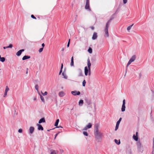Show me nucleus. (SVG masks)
I'll use <instances>...</instances> for the list:
<instances>
[{"mask_svg":"<svg viewBox=\"0 0 154 154\" xmlns=\"http://www.w3.org/2000/svg\"><path fill=\"white\" fill-rule=\"evenodd\" d=\"M94 134L95 138L97 140L101 139L103 136V133L99 131V125L98 124H96L95 125Z\"/></svg>","mask_w":154,"mask_h":154,"instance_id":"obj_1","label":"nucleus"},{"mask_svg":"<svg viewBox=\"0 0 154 154\" xmlns=\"http://www.w3.org/2000/svg\"><path fill=\"white\" fill-rule=\"evenodd\" d=\"M136 56L135 55H134L130 58V60H129L127 65V67L131 63L134 62L136 59Z\"/></svg>","mask_w":154,"mask_h":154,"instance_id":"obj_2","label":"nucleus"},{"mask_svg":"<svg viewBox=\"0 0 154 154\" xmlns=\"http://www.w3.org/2000/svg\"><path fill=\"white\" fill-rule=\"evenodd\" d=\"M85 8L89 11H91V9L90 7L89 0H86Z\"/></svg>","mask_w":154,"mask_h":154,"instance_id":"obj_3","label":"nucleus"},{"mask_svg":"<svg viewBox=\"0 0 154 154\" xmlns=\"http://www.w3.org/2000/svg\"><path fill=\"white\" fill-rule=\"evenodd\" d=\"M91 63L90 62V60L89 58H88L87 60V65H88V68L89 69V73L88 75H90L91 74Z\"/></svg>","mask_w":154,"mask_h":154,"instance_id":"obj_4","label":"nucleus"},{"mask_svg":"<svg viewBox=\"0 0 154 154\" xmlns=\"http://www.w3.org/2000/svg\"><path fill=\"white\" fill-rule=\"evenodd\" d=\"M108 25H106L105 29V36L108 37L109 36V33L108 32V28L109 27Z\"/></svg>","mask_w":154,"mask_h":154,"instance_id":"obj_5","label":"nucleus"},{"mask_svg":"<svg viewBox=\"0 0 154 154\" xmlns=\"http://www.w3.org/2000/svg\"><path fill=\"white\" fill-rule=\"evenodd\" d=\"M125 100H123V104L122 106V112H124L125 110Z\"/></svg>","mask_w":154,"mask_h":154,"instance_id":"obj_6","label":"nucleus"},{"mask_svg":"<svg viewBox=\"0 0 154 154\" xmlns=\"http://www.w3.org/2000/svg\"><path fill=\"white\" fill-rule=\"evenodd\" d=\"M77 72L78 73V76H83L82 71L80 69H79L77 70Z\"/></svg>","mask_w":154,"mask_h":154,"instance_id":"obj_7","label":"nucleus"},{"mask_svg":"<svg viewBox=\"0 0 154 154\" xmlns=\"http://www.w3.org/2000/svg\"><path fill=\"white\" fill-rule=\"evenodd\" d=\"M71 93L74 95H79L80 94V93L79 91H72Z\"/></svg>","mask_w":154,"mask_h":154,"instance_id":"obj_8","label":"nucleus"},{"mask_svg":"<svg viewBox=\"0 0 154 154\" xmlns=\"http://www.w3.org/2000/svg\"><path fill=\"white\" fill-rule=\"evenodd\" d=\"M97 33L94 32L93 33L92 38L93 40H94L97 38Z\"/></svg>","mask_w":154,"mask_h":154,"instance_id":"obj_9","label":"nucleus"},{"mask_svg":"<svg viewBox=\"0 0 154 154\" xmlns=\"http://www.w3.org/2000/svg\"><path fill=\"white\" fill-rule=\"evenodd\" d=\"M9 88L8 87V86H6V88L5 90V92L4 93V95L3 97H5L7 95V92L9 90Z\"/></svg>","mask_w":154,"mask_h":154,"instance_id":"obj_10","label":"nucleus"},{"mask_svg":"<svg viewBox=\"0 0 154 154\" xmlns=\"http://www.w3.org/2000/svg\"><path fill=\"white\" fill-rule=\"evenodd\" d=\"M24 51V49H22L19 51L17 53H16V55L18 56H20L22 52Z\"/></svg>","mask_w":154,"mask_h":154,"instance_id":"obj_11","label":"nucleus"},{"mask_svg":"<svg viewBox=\"0 0 154 154\" xmlns=\"http://www.w3.org/2000/svg\"><path fill=\"white\" fill-rule=\"evenodd\" d=\"M84 70L85 75L87 76L88 74V73H89V69L87 67L85 66V67Z\"/></svg>","mask_w":154,"mask_h":154,"instance_id":"obj_12","label":"nucleus"},{"mask_svg":"<svg viewBox=\"0 0 154 154\" xmlns=\"http://www.w3.org/2000/svg\"><path fill=\"white\" fill-rule=\"evenodd\" d=\"M65 95V93L63 91H61L59 93L58 95L60 97H63Z\"/></svg>","mask_w":154,"mask_h":154,"instance_id":"obj_13","label":"nucleus"},{"mask_svg":"<svg viewBox=\"0 0 154 154\" xmlns=\"http://www.w3.org/2000/svg\"><path fill=\"white\" fill-rule=\"evenodd\" d=\"M37 126L38 127V129L39 130H43L44 129L43 127L42 126V125L39 124H37Z\"/></svg>","mask_w":154,"mask_h":154,"instance_id":"obj_14","label":"nucleus"},{"mask_svg":"<svg viewBox=\"0 0 154 154\" xmlns=\"http://www.w3.org/2000/svg\"><path fill=\"white\" fill-rule=\"evenodd\" d=\"M34 130V128L33 127H30L29 129V132L30 134H32Z\"/></svg>","mask_w":154,"mask_h":154,"instance_id":"obj_15","label":"nucleus"},{"mask_svg":"<svg viewBox=\"0 0 154 154\" xmlns=\"http://www.w3.org/2000/svg\"><path fill=\"white\" fill-rule=\"evenodd\" d=\"M45 119L44 118H42L40 119L38 123L39 124L41 123H45Z\"/></svg>","mask_w":154,"mask_h":154,"instance_id":"obj_16","label":"nucleus"},{"mask_svg":"<svg viewBox=\"0 0 154 154\" xmlns=\"http://www.w3.org/2000/svg\"><path fill=\"white\" fill-rule=\"evenodd\" d=\"M30 56H27V55H25L22 58V59L23 60H25L29 59L30 58Z\"/></svg>","mask_w":154,"mask_h":154,"instance_id":"obj_17","label":"nucleus"},{"mask_svg":"<svg viewBox=\"0 0 154 154\" xmlns=\"http://www.w3.org/2000/svg\"><path fill=\"white\" fill-rule=\"evenodd\" d=\"M70 66H74V61H73V57L72 56L71 59V62L70 63Z\"/></svg>","mask_w":154,"mask_h":154,"instance_id":"obj_18","label":"nucleus"},{"mask_svg":"<svg viewBox=\"0 0 154 154\" xmlns=\"http://www.w3.org/2000/svg\"><path fill=\"white\" fill-rule=\"evenodd\" d=\"M113 17H111L107 22L106 25L109 26L110 24V22L113 19Z\"/></svg>","mask_w":154,"mask_h":154,"instance_id":"obj_19","label":"nucleus"},{"mask_svg":"<svg viewBox=\"0 0 154 154\" xmlns=\"http://www.w3.org/2000/svg\"><path fill=\"white\" fill-rule=\"evenodd\" d=\"M137 145L138 149H140L141 147V144L140 142H138L137 143Z\"/></svg>","mask_w":154,"mask_h":154,"instance_id":"obj_20","label":"nucleus"},{"mask_svg":"<svg viewBox=\"0 0 154 154\" xmlns=\"http://www.w3.org/2000/svg\"><path fill=\"white\" fill-rule=\"evenodd\" d=\"M133 138L135 141H137L138 140V136H135V134H134L133 135Z\"/></svg>","mask_w":154,"mask_h":154,"instance_id":"obj_21","label":"nucleus"},{"mask_svg":"<svg viewBox=\"0 0 154 154\" xmlns=\"http://www.w3.org/2000/svg\"><path fill=\"white\" fill-rule=\"evenodd\" d=\"M62 75L63 76V78H64L65 79H67V76H66V74L64 73V72H63L62 73Z\"/></svg>","mask_w":154,"mask_h":154,"instance_id":"obj_22","label":"nucleus"},{"mask_svg":"<svg viewBox=\"0 0 154 154\" xmlns=\"http://www.w3.org/2000/svg\"><path fill=\"white\" fill-rule=\"evenodd\" d=\"M83 103V100H80L79 102V105L82 106Z\"/></svg>","mask_w":154,"mask_h":154,"instance_id":"obj_23","label":"nucleus"},{"mask_svg":"<svg viewBox=\"0 0 154 154\" xmlns=\"http://www.w3.org/2000/svg\"><path fill=\"white\" fill-rule=\"evenodd\" d=\"M59 121V119H57L56 121L55 124H54V126H57L58 125V123Z\"/></svg>","mask_w":154,"mask_h":154,"instance_id":"obj_24","label":"nucleus"},{"mask_svg":"<svg viewBox=\"0 0 154 154\" xmlns=\"http://www.w3.org/2000/svg\"><path fill=\"white\" fill-rule=\"evenodd\" d=\"M92 125L91 123H89L86 126L88 128H91L92 127Z\"/></svg>","mask_w":154,"mask_h":154,"instance_id":"obj_25","label":"nucleus"},{"mask_svg":"<svg viewBox=\"0 0 154 154\" xmlns=\"http://www.w3.org/2000/svg\"><path fill=\"white\" fill-rule=\"evenodd\" d=\"M88 51L89 53L91 54L92 53V49L91 48L89 47L88 50Z\"/></svg>","mask_w":154,"mask_h":154,"instance_id":"obj_26","label":"nucleus"},{"mask_svg":"<svg viewBox=\"0 0 154 154\" xmlns=\"http://www.w3.org/2000/svg\"><path fill=\"white\" fill-rule=\"evenodd\" d=\"M134 24H132L131 25L128 26L127 28V30L128 31H129V30H130L132 27L133 26Z\"/></svg>","mask_w":154,"mask_h":154,"instance_id":"obj_27","label":"nucleus"},{"mask_svg":"<svg viewBox=\"0 0 154 154\" xmlns=\"http://www.w3.org/2000/svg\"><path fill=\"white\" fill-rule=\"evenodd\" d=\"M5 60V58L4 57H2L0 59V61L2 62H4Z\"/></svg>","mask_w":154,"mask_h":154,"instance_id":"obj_28","label":"nucleus"},{"mask_svg":"<svg viewBox=\"0 0 154 154\" xmlns=\"http://www.w3.org/2000/svg\"><path fill=\"white\" fill-rule=\"evenodd\" d=\"M115 142L117 144L119 145L120 143V140H119V142L118 141V140L116 139L115 140Z\"/></svg>","mask_w":154,"mask_h":154,"instance_id":"obj_29","label":"nucleus"},{"mask_svg":"<svg viewBox=\"0 0 154 154\" xmlns=\"http://www.w3.org/2000/svg\"><path fill=\"white\" fill-rule=\"evenodd\" d=\"M40 98L42 101L43 102H45V100L44 97L41 95H40Z\"/></svg>","mask_w":154,"mask_h":154,"instance_id":"obj_30","label":"nucleus"},{"mask_svg":"<svg viewBox=\"0 0 154 154\" xmlns=\"http://www.w3.org/2000/svg\"><path fill=\"white\" fill-rule=\"evenodd\" d=\"M122 118H119V120L116 123V124L119 125V124L120 123V122L122 120Z\"/></svg>","mask_w":154,"mask_h":154,"instance_id":"obj_31","label":"nucleus"},{"mask_svg":"<svg viewBox=\"0 0 154 154\" xmlns=\"http://www.w3.org/2000/svg\"><path fill=\"white\" fill-rule=\"evenodd\" d=\"M86 83V82L85 81V80H84L82 82V86L84 87H85V86Z\"/></svg>","mask_w":154,"mask_h":154,"instance_id":"obj_32","label":"nucleus"},{"mask_svg":"<svg viewBox=\"0 0 154 154\" xmlns=\"http://www.w3.org/2000/svg\"><path fill=\"white\" fill-rule=\"evenodd\" d=\"M41 93L43 96L46 95L48 94V92L47 91H45L44 93H42V91Z\"/></svg>","mask_w":154,"mask_h":154,"instance_id":"obj_33","label":"nucleus"},{"mask_svg":"<svg viewBox=\"0 0 154 154\" xmlns=\"http://www.w3.org/2000/svg\"><path fill=\"white\" fill-rule=\"evenodd\" d=\"M119 125L117 124H116V126L115 127V130L116 131L118 129L119 126Z\"/></svg>","mask_w":154,"mask_h":154,"instance_id":"obj_34","label":"nucleus"},{"mask_svg":"<svg viewBox=\"0 0 154 154\" xmlns=\"http://www.w3.org/2000/svg\"><path fill=\"white\" fill-rule=\"evenodd\" d=\"M50 154H56V152L54 150H53L51 152Z\"/></svg>","mask_w":154,"mask_h":154,"instance_id":"obj_35","label":"nucleus"},{"mask_svg":"<svg viewBox=\"0 0 154 154\" xmlns=\"http://www.w3.org/2000/svg\"><path fill=\"white\" fill-rule=\"evenodd\" d=\"M83 134L86 136H88V134L87 132L86 131H83Z\"/></svg>","mask_w":154,"mask_h":154,"instance_id":"obj_36","label":"nucleus"},{"mask_svg":"<svg viewBox=\"0 0 154 154\" xmlns=\"http://www.w3.org/2000/svg\"><path fill=\"white\" fill-rule=\"evenodd\" d=\"M35 88L36 90L38 91V85H36L35 86Z\"/></svg>","mask_w":154,"mask_h":154,"instance_id":"obj_37","label":"nucleus"},{"mask_svg":"<svg viewBox=\"0 0 154 154\" xmlns=\"http://www.w3.org/2000/svg\"><path fill=\"white\" fill-rule=\"evenodd\" d=\"M43 48H41L38 50V51L39 53L41 52L43 50Z\"/></svg>","mask_w":154,"mask_h":154,"instance_id":"obj_38","label":"nucleus"},{"mask_svg":"<svg viewBox=\"0 0 154 154\" xmlns=\"http://www.w3.org/2000/svg\"><path fill=\"white\" fill-rule=\"evenodd\" d=\"M13 47V45L11 44H10L8 46V48H11Z\"/></svg>","mask_w":154,"mask_h":154,"instance_id":"obj_39","label":"nucleus"},{"mask_svg":"<svg viewBox=\"0 0 154 154\" xmlns=\"http://www.w3.org/2000/svg\"><path fill=\"white\" fill-rule=\"evenodd\" d=\"M31 17L32 18H33V19H36V17H35L34 16V15H31Z\"/></svg>","mask_w":154,"mask_h":154,"instance_id":"obj_40","label":"nucleus"},{"mask_svg":"<svg viewBox=\"0 0 154 154\" xmlns=\"http://www.w3.org/2000/svg\"><path fill=\"white\" fill-rule=\"evenodd\" d=\"M18 132L19 133H22V129H19V130H18Z\"/></svg>","mask_w":154,"mask_h":154,"instance_id":"obj_41","label":"nucleus"},{"mask_svg":"<svg viewBox=\"0 0 154 154\" xmlns=\"http://www.w3.org/2000/svg\"><path fill=\"white\" fill-rule=\"evenodd\" d=\"M88 128L86 126L83 129V130H87Z\"/></svg>","mask_w":154,"mask_h":154,"instance_id":"obj_42","label":"nucleus"},{"mask_svg":"<svg viewBox=\"0 0 154 154\" xmlns=\"http://www.w3.org/2000/svg\"><path fill=\"white\" fill-rule=\"evenodd\" d=\"M127 2V0H123V2L124 4H126Z\"/></svg>","mask_w":154,"mask_h":154,"instance_id":"obj_43","label":"nucleus"},{"mask_svg":"<svg viewBox=\"0 0 154 154\" xmlns=\"http://www.w3.org/2000/svg\"><path fill=\"white\" fill-rule=\"evenodd\" d=\"M62 72V70L60 69V72L59 73V75H60L61 74V72Z\"/></svg>","mask_w":154,"mask_h":154,"instance_id":"obj_44","label":"nucleus"},{"mask_svg":"<svg viewBox=\"0 0 154 154\" xmlns=\"http://www.w3.org/2000/svg\"><path fill=\"white\" fill-rule=\"evenodd\" d=\"M63 63H62V64H61V67L60 69H62H62H63Z\"/></svg>","mask_w":154,"mask_h":154,"instance_id":"obj_45","label":"nucleus"},{"mask_svg":"<svg viewBox=\"0 0 154 154\" xmlns=\"http://www.w3.org/2000/svg\"><path fill=\"white\" fill-rule=\"evenodd\" d=\"M119 9H118L116 11L115 14H117V13L118 12H119Z\"/></svg>","mask_w":154,"mask_h":154,"instance_id":"obj_46","label":"nucleus"},{"mask_svg":"<svg viewBox=\"0 0 154 154\" xmlns=\"http://www.w3.org/2000/svg\"><path fill=\"white\" fill-rule=\"evenodd\" d=\"M57 133V134H56L55 135V137H54V139H55L57 137V135H58V133Z\"/></svg>","mask_w":154,"mask_h":154,"instance_id":"obj_47","label":"nucleus"},{"mask_svg":"<svg viewBox=\"0 0 154 154\" xmlns=\"http://www.w3.org/2000/svg\"><path fill=\"white\" fill-rule=\"evenodd\" d=\"M90 28L94 30V26H92L90 27Z\"/></svg>","mask_w":154,"mask_h":154,"instance_id":"obj_48","label":"nucleus"},{"mask_svg":"<svg viewBox=\"0 0 154 154\" xmlns=\"http://www.w3.org/2000/svg\"><path fill=\"white\" fill-rule=\"evenodd\" d=\"M7 48H8V46H5V47H3V48L4 49H5Z\"/></svg>","mask_w":154,"mask_h":154,"instance_id":"obj_49","label":"nucleus"},{"mask_svg":"<svg viewBox=\"0 0 154 154\" xmlns=\"http://www.w3.org/2000/svg\"><path fill=\"white\" fill-rule=\"evenodd\" d=\"M69 44H70V43H69V42H68L67 45V47H68L69 46Z\"/></svg>","mask_w":154,"mask_h":154,"instance_id":"obj_50","label":"nucleus"},{"mask_svg":"<svg viewBox=\"0 0 154 154\" xmlns=\"http://www.w3.org/2000/svg\"><path fill=\"white\" fill-rule=\"evenodd\" d=\"M37 99L36 97H35L33 98L34 100H36Z\"/></svg>","mask_w":154,"mask_h":154,"instance_id":"obj_51","label":"nucleus"},{"mask_svg":"<svg viewBox=\"0 0 154 154\" xmlns=\"http://www.w3.org/2000/svg\"><path fill=\"white\" fill-rule=\"evenodd\" d=\"M42 48H43L44 47L45 44L44 43L42 44Z\"/></svg>","mask_w":154,"mask_h":154,"instance_id":"obj_52","label":"nucleus"},{"mask_svg":"<svg viewBox=\"0 0 154 154\" xmlns=\"http://www.w3.org/2000/svg\"><path fill=\"white\" fill-rule=\"evenodd\" d=\"M136 136H138V132H136Z\"/></svg>","mask_w":154,"mask_h":154,"instance_id":"obj_53","label":"nucleus"},{"mask_svg":"<svg viewBox=\"0 0 154 154\" xmlns=\"http://www.w3.org/2000/svg\"><path fill=\"white\" fill-rule=\"evenodd\" d=\"M64 50V48H62V51H63Z\"/></svg>","mask_w":154,"mask_h":154,"instance_id":"obj_54","label":"nucleus"},{"mask_svg":"<svg viewBox=\"0 0 154 154\" xmlns=\"http://www.w3.org/2000/svg\"><path fill=\"white\" fill-rule=\"evenodd\" d=\"M57 128H62V127L61 126H59V127H57Z\"/></svg>","mask_w":154,"mask_h":154,"instance_id":"obj_55","label":"nucleus"},{"mask_svg":"<svg viewBox=\"0 0 154 154\" xmlns=\"http://www.w3.org/2000/svg\"><path fill=\"white\" fill-rule=\"evenodd\" d=\"M70 39H69V41H68V42H69V43H70Z\"/></svg>","mask_w":154,"mask_h":154,"instance_id":"obj_56","label":"nucleus"},{"mask_svg":"<svg viewBox=\"0 0 154 154\" xmlns=\"http://www.w3.org/2000/svg\"><path fill=\"white\" fill-rule=\"evenodd\" d=\"M50 130L48 129V130H47V131H50Z\"/></svg>","mask_w":154,"mask_h":154,"instance_id":"obj_57","label":"nucleus"},{"mask_svg":"<svg viewBox=\"0 0 154 154\" xmlns=\"http://www.w3.org/2000/svg\"><path fill=\"white\" fill-rule=\"evenodd\" d=\"M153 146H154V140H153Z\"/></svg>","mask_w":154,"mask_h":154,"instance_id":"obj_58","label":"nucleus"},{"mask_svg":"<svg viewBox=\"0 0 154 154\" xmlns=\"http://www.w3.org/2000/svg\"><path fill=\"white\" fill-rule=\"evenodd\" d=\"M26 74H27L28 73V71L27 70L26 72Z\"/></svg>","mask_w":154,"mask_h":154,"instance_id":"obj_59","label":"nucleus"},{"mask_svg":"<svg viewBox=\"0 0 154 154\" xmlns=\"http://www.w3.org/2000/svg\"><path fill=\"white\" fill-rule=\"evenodd\" d=\"M73 109V108L72 109H71V110H72V109Z\"/></svg>","mask_w":154,"mask_h":154,"instance_id":"obj_60","label":"nucleus"},{"mask_svg":"<svg viewBox=\"0 0 154 154\" xmlns=\"http://www.w3.org/2000/svg\"><path fill=\"white\" fill-rule=\"evenodd\" d=\"M152 154H154L153 153V152H152Z\"/></svg>","mask_w":154,"mask_h":154,"instance_id":"obj_61","label":"nucleus"}]
</instances>
